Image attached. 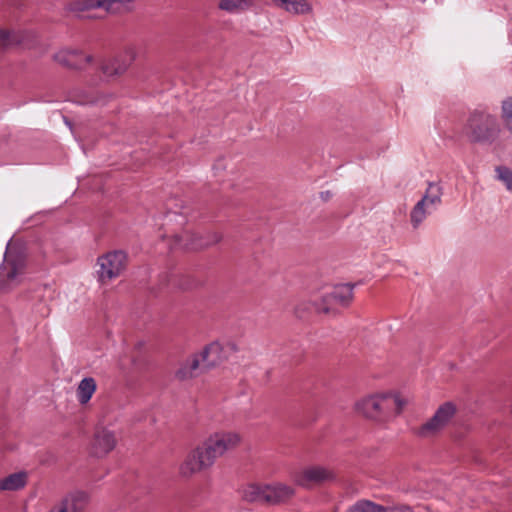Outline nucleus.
<instances>
[{"label": "nucleus", "instance_id": "nucleus-1", "mask_svg": "<svg viewBox=\"0 0 512 512\" xmlns=\"http://www.w3.org/2000/svg\"><path fill=\"white\" fill-rule=\"evenodd\" d=\"M404 405L405 402L398 395L377 393L357 400L354 409L365 418L385 422L399 415Z\"/></svg>", "mask_w": 512, "mask_h": 512}, {"label": "nucleus", "instance_id": "nucleus-2", "mask_svg": "<svg viewBox=\"0 0 512 512\" xmlns=\"http://www.w3.org/2000/svg\"><path fill=\"white\" fill-rule=\"evenodd\" d=\"M462 133L471 143L491 145L498 140L501 128L496 116L475 111L466 120Z\"/></svg>", "mask_w": 512, "mask_h": 512}, {"label": "nucleus", "instance_id": "nucleus-3", "mask_svg": "<svg viewBox=\"0 0 512 512\" xmlns=\"http://www.w3.org/2000/svg\"><path fill=\"white\" fill-rule=\"evenodd\" d=\"M221 346L217 342L206 345L201 351L193 353L183 360L175 371V378L186 381L195 378L199 374L200 364L211 368L217 364Z\"/></svg>", "mask_w": 512, "mask_h": 512}, {"label": "nucleus", "instance_id": "nucleus-4", "mask_svg": "<svg viewBox=\"0 0 512 512\" xmlns=\"http://www.w3.org/2000/svg\"><path fill=\"white\" fill-rule=\"evenodd\" d=\"M215 460L210 454L204 442L191 449L178 468L179 476L190 479L196 474L211 468Z\"/></svg>", "mask_w": 512, "mask_h": 512}, {"label": "nucleus", "instance_id": "nucleus-5", "mask_svg": "<svg viewBox=\"0 0 512 512\" xmlns=\"http://www.w3.org/2000/svg\"><path fill=\"white\" fill-rule=\"evenodd\" d=\"M25 269V259L20 253L6 252L0 265V290L7 292L16 287Z\"/></svg>", "mask_w": 512, "mask_h": 512}, {"label": "nucleus", "instance_id": "nucleus-6", "mask_svg": "<svg viewBox=\"0 0 512 512\" xmlns=\"http://www.w3.org/2000/svg\"><path fill=\"white\" fill-rule=\"evenodd\" d=\"M127 255L120 250L110 251L97 258V278L107 283L119 277L126 268Z\"/></svg>", "mask_w": 512, "mask_h": 512}, {"label": "nucleus", "instance_id": "nucleus-7", "mask_svg": "<svg viewBox=\"0 0 512 512\" xmlns=\"http://www.w3.org/2000/svg\"><path fill=\"white\" fill-rule=\"evenodd\" d=\"M456 414V406L452 402L440 405L433 416L423 423L416 431L422 438H431L441 433Z\"/></svg>", "mask_w": 512, "mask_h": 512}, {"label": "nucleus", "instance_id": "nucleus-8", "mask_svg": "<svg viewBox=\"0 0 512 512\" xmlns=\"http://www.w3.org/2000/svg\"><path fill=\"white\" fill-rule=\"evenodd\" d=\"M203 442L216 461L228 451L238 447L241 443V436L234 431H218L210 434Z\"/></svg>", "mask_w": 512, "mask_h": 512}, {"label": "nucleus", "instance_id": "nucleus-9", "mask_svg": "<svg viewBox=\"0 0 512 512\" xmlns=\"http://www.w3.org/2000/svg\"><path fill=\"white\" fill-rule=\"evenodd\" d=\"M117 443L118 437L114 430L98 426L89 442L88 452L92 457L105 458L116 448Z\"/></svg>", "mask_w": 512, "mask_h": 512}, {"label": "nucleus", "instance_id": "nucleus-10", "mask_svg": "<svg viewBox=\"0 0 512 512\" xmlns=\"http://www.w3.org/2000/svg\"><path fill=\"white\" fill-rule=\"evenodd\" d=\"M335 479V473L328 467L310 465L302 468L293 475L296 485L303 488H311Z\"/></svg>", "mask_w": 512, "mask_h": 512}, {"label": "nucleus", "instance_id": "nucleus-11", "mask_svg": "<svg viewBox=\"0 0 512 512\" xmlns=\"http://www.w3.org/2000/svg\"><path fill=\"white\" fill-rule=\"evenodd\" d=\"M53 60L67 69L83 70L92 62L93 57L81 49L63 47L53 55Z\"/></svg>", "mask_w": 512, "mask_h": 512}, {"label": "nucleus", "instance_id": "nucleus-12", "mask_svg": "<svg viewBox=\"0 0 512 512\" xmlns=\"http://www.w3.org/2000/svg\"><path fill=\"white\" fill-rule=\"evenodd\" d=\"M353 284H339L331 292L322 296L323 305L317 306V311L328 313L331 306L348 307L354 298Z\"/></svg>", "mask_w": 512, "mask_h": 512}, {"label": "nucleus", "instance_id": "nucleus-13", "mask_svg": "<svg viewBox=\"0 0 512 512\" xmlns=\"http://www.w3.org/2000/svg\"><path fill=\"white\" fill-rule=\"evenodd\" d=\"M136 57V49L132 46L127 47L123 53L115 57L105 59L100 65V70L107 78L120 76L127 71Z\"/></svg>", "mask_w": 512, "mask_h": 512}, {"label": "nucleus", "instance_id": "nucleus-14", "mask_svg": "<svg viewBox=\"0 0 512 512\" xmlns=\"http://www.w3.org/2000/svg\"><path fill=\"white\" fill-rule=\"evenodd\" d=\"M87 494L76 491L65 496L49 512H81L87 504Z\"/></svg>", "mask_w": 512, "mask_h": 512}, {"label": "nucleus", "instance_id": "nucleus-15", "mask_svg": "<svg viewBox=\"0 0 512 512\" xmlns=\"http://www.w3.org/2000/svg\"><path fill=\"white\" fill-rule=\"evenodd\" d=\"M265 491L264 501L269 504L284 502L295 494V490L291 486L282 483L266 485Z\"/></svg>", "mask_w": 512, "mask_h": 512}, {"label": "nucleus", "instance_id": "nucleus-16", "mask_svg": "<svg viewBox=\"0 0 512 512\" xmlns=\"http://www.w3.org/2000/svg\"><path fill=\"white\" fill-rule=\"evenodd\" d=\"M273 5L293 15H304L312 12V5L307 0H272Z\"/></svg>", "mask_w": 512, "mask_h": 512}, {"label": "nucleus", "instance_id": "nucleus-17", "mask_svg": "<svg viewBox=\"0 0 512 512\" xmlns=\"http://www.w3.org/2000/svg\"><path fill=\"white\" fill-rule=\"evenodd\" d=\"M255 0H219L218 9L231 15H237L250 10Z\"/></svg>", "mask_w": 512, "mask_h": 512}, {"label": "nucleus", "instance_id": "nucleus-18", "mask_svg": "<svg viewBox=\"0 0 512 512\" xmlns=\"http://www.w3.org/2000/svg\"><path fill=\"white\" fill-rule=\"evenodd\" d=\"M27 480L28 475L25 471L12 473L0 479V490L9 492L21 490L26 486Z\"/></svg>", "mask_w": 512, "mask_h": 512}, {"label": "nucleus", "instance_id": "nucleus-19", "mask_svg": "<svg viewBox=\"0 0 512 512\" xmlns=\"http://www.w3.org/2000/svg\"><path fill=\"white\" fill-rule=\"evenodd\" d=\"M96 391V381L92 377L83 378L78 384L76 395L80 404L84 405L89 402L92 395Z\"/></svg>", "mask_w": 512, "mask_h": 512}, {"label": "nucleus", "instance_id": "nucleus-20", "mask_svg": "<svg viewBox=\"0 0 512 512\" xmlns=\"http://www.w3.org/2000/svg\"><path fill=\"white\" fill-rule=\"evenodd\" d=\"M420 201L428 208V212H433L441 202L440 188L430 183Z\"/></svg>", "mask_w": 512, "mask_h": 512}, {"label": "nucleus", "instance_id": "nucleus-21", "mask_svg": "<svg viewBox=\"0 0 512 512\" xmlns=\"http://www.w3.org/2000/svg\"><path fill=\"white\" fill-rule=\"evenodd\" d=\"M266 494L265 486L251 484L243 489L242 497L248 502H261L265 503L264 495Z\"/></svg>", "mask_w": 512, "mask_h": 512}, {"label": "nucleus", "instance_id": "nucleus-22", "mask_svg": "<svg viewBox=\"0 0 512 512\" xmlns=\"http://www.w3.org/2000/svg\"><path fill=\"white\" fill-rule=\"evenodd\" d=\"M430 213L431 212H428V208L423 204V202L418 201L410 214L413 227L417 228L426 218V215Z\"/></svg>", "mask_w": 512, "mask_h": 512}, {"label": "nucleus", "instance_id": "nucleus-23", "mask_svg": "<svg viewBox=\"0 0 512 512\" xmlns=\"http://www.w3.org/2000/svg\"><path fill=\"white\" fill-rule=\"evenodd\" d=\"M501 119L505 128L512 134V97H509L502 102Z\"/></svg>", "mask_w": 512, "mask_h": 512}, {"label": "nucleus", "instance_id": "nucleus-24", "mask_svg": "<svg viewBox=\"0 0 512 512\" xmlns=\"http://www.w3.org/2000/svg\"><path fill=\"white\" fill-rule=\"evenodd\" d=\"M347 512H383V506L368 500H361L350 507Z\"/></svg>", "mask_w": 512, "mask_h": 512}, {"label": "nucleus", "instance_id": "nucleus-25", "mask_svg": "<svg viewBox=\"0 0 512 512\" xmlns=\"http://www.w3.org/2000/svg\"><path fill=\"white\" fill-rule=\"evenodd\" d=\"M497 178L504 183L508 190L512 191V170L505 166L496 168Z\"/></svg>", "mask_w": 512, "mask_h": 512}, {"label": "nucleus", "instance_id": "nucleus-26", "mask_svg": "<svg viewBox=\"0 0 512 512\" xmlns=\"http://www.w3.org/2000/svg\"><path fill=\"white\" fill-rule=\"evenodd\" d=\"M111 96L105 94H96L85 97L79 101L83 105H105Z\"/></svg>", "mask_w": 512, "mask_h": 512}, {"label": "nucleus", "instance_id": "nucleus-27", "mask_svg": "<svg viewBox=\"0 0 512 512\" xmlns=\"http://www.w3.org/2000/svg\"><path fill=\"white\" fill-rule=\"evenodd\" d=\"M383 512H413V510L409 506L402 505L390 508L389 510L383 507Z\"/></svg>", "mask_w": 512, "mask_h": 512}, {"label": "nucleus", "instance_id": "nucleus-28", "mask_svg": "<svg viewBox=\"0 0 512 512\" xmlns=\"http://www.w3.org/2000/svg\"><path fill=\"white\" fill-rule=\"evenodd\" d=\"M320 197L326 201L331 197V193L329 191L321 192Z\"/></svg>", "mask_w": 512, "mask_h": 512}, {"label": "nucleus", "instance_id": "nucleus-29", "mask_svg": "<svg viewBox=\"0 0 512 512\" xmlns=\"http://www.w3.org/2000/svg\"><path fill=\"white\" fill-rule=\"evenodd\" d=\"M0 35H1V38L5 39L8 36V33L7 32H1Z\"/></svg>", "mask_w": 512, "mask_h": 512}, {"label": "nucleus", "instance_id": "nucleus-30", "mask_svg": "<svg viewBox=\"0 0 512 512\" xmlns=\"http://www.w3.org/2000/svg\"><path fill=\"white\" fill-rule=\"evenodd\" d=\"M333 512H338V510H337V509H335Z\"/></svg>", "mask_w": 512, "mask_h": 512}]
</instances>
